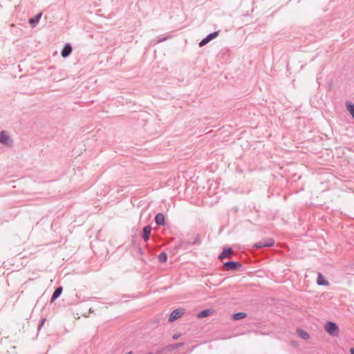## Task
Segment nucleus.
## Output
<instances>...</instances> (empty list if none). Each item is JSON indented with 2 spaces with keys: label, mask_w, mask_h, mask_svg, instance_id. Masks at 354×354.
Returning <instances> with one entry per match:
<instances>
[{
  "label": "nucleus",
  "mask_w": 354,
  "mask_h": 354,
  "mask_svg": "<svg viewBox=\"0 0 354 354\" xmlns=\"http://www.w3.org/2000/svg\"><path fill=\"white\" fill-rule=\"evenodd\" d=\"M218 35V31H214L213 32H211L208 34L205 38H203L200 42H199V46L202 47L207 44L210 41L217 37Z\"/></svg>",
  "instance_id": "20e7f679"
},
{
  "label": "nucleus",
  "mask_w": 354,
  "mask_h": 354,
  "mask_svg": "<svg viewBox=\"0 0 354 354\" xmlns=\"http://www.w3.org/2000/svg\"><path fill=\"white\" fill-rule=\"evenodd\" d=\"M183 345V343H178L175 344L176 348L180 347Z\"/></svg>",
  "instance_id": "4be33fe9"
},
{
  "label": "nucleus",
  "mask_w": 354,
  "mask_h": 354,
  "mask_svg": "<svg viewBox=\"0 0 354 354\" xmlns=\"http://www.w3.org/2000/svg\"><path fill=\"white\" fill-rule=\"evenodd\" d=\"M350 353H351V354H354V348H351L350 349Z\"/></svg>",
  "instance_id": "b1692460"
},
{
  "label": "nucleus",
  "mask_w": 354,
  "mask_h": 354,
  "mask_svg": "<svg viewBox=\"0 0 354 354\" xmlns=\"http://www.w3.org/2000/svg\"><path fill=\"white\" fill-rule=\"evenodd\" d=\"M317 283L319 286H328L329 282L326 281L321 273H318Z\"/></svg>",
  "instance_id": "9b49d317"
},
{
  "label": "nucleus",
  "mask_w": 354,
  "mask_h": 354,
  "mask_svg": "<svg viewBox=\"0 0 354 354\" xmlns=\"http://www.w3.org/2000/svg\"><path fill=\"white\" fill-rule=\"evenodd\" d=\"M62 287H61V286L57 287V288L55 290V291H54V292H53V295H52V297H51L50 301H51V302H53V301H54L55 299H57L60 296V295L62 294Z\"/></svg>",
  "instance_id": "f8f14e48"
},
{
  "label": "nucleus",
  "mask_w": 354,
  "mask_h": 354,
  "mask_svg": "<svg viewBox=\"0 0 354 354\" xmlns=\"http://www.w3.org/2000/svg\"><path fill=\"white\" fill-rule=\"evenodd\" d=\"M232 318L234 320H239L243 319V312H239L236 313H234L232 315Z\"/></svg>",
  "instance_id": "6ab92c4d"
},
{
  "label": "nucleus",
  "mask_w": 354,
  "mask_h": 354,
  "mask_svg": "<svg viewBox=\"0 0 354 354\" xmlns=\"http://www.w3.org/2000/svg\"><path fill=\"white\" fill-rule=\"evenodd\" d=\"M165 39H166V38H165H165H162V39H158V43L162 42V41H165Z\"/></svg>",
  "instance_id": "5701e85b"
},
{
  "label": "nucleus",
  "mask_w": 354,
  "mask_h": 354,
  "mask_svg": "<svg viewBox=\"0 0 354 354\" xmlns=\"http://www.w3.org/2000/svg\"><path fill=\"white\" fill-rule=\"evenodd\" d=\"M212 313H213V311L212 309H205V310H202L201 312H200L197 315V317L198 318H204V317L209 316Z\"/></svg>",
  "instance_id": "2eb2a0df"
},
{
  "label": "nucleus",
  "mask_w": 354,
  "mask_h": 354,
  "mask_svg": "<svg viewBox=\"0 0 354 354\" xmlns=\"http://www.w3.org/2000/svg\"><path fill=\"white\" fill-rule=\"evenodd\" d=\"M345 104L347 111L349 112L353 119L354 120V104L350 101H346Z\"/></svg>",
  "instance_id": "ddd939ff"
},
{
  "label": "nucleus",
  "mask_w": 354,
  "mask_h": 354,
  "mask_svg": "<svg viewBox=\"0 0 354 354\" xmlns=\"http://www.w3.org/2000/svg\"><path fill=\"white\" fill-rule=\"evenodd\" d=\"M73 48L71 44L67 43L64 45V48L61 51V55L63 58L68 57L72 53Z\"/></svg>",
  "instance_id": "0eeeda50"
},
{
  "label": "nucleus",
  "mask_w": 354,
  "mask_h": 354,
  "mask_svg": "<svg viewBox=\"0 0 354 354\" xmlns=\"http://www.w3.org/2000/svg\"><path fill=\"white\" fill-rule=\"evenodd\" d=\"M147 354H157V353H149Z\"/></svg>",
  "instance_id": "bb28decb"
},
{
  "label": "nucleus",
  "mask_w": 354,
  "mask_h": 354,
  "mask_svg": "<svg viewBox=\"0 0 354 354\" xmlns=\"http://www.w3.org/2000/svg\"><path fill=\"white\" fill-rule=\"evenodd\" d=\"M158 261L160 263H165L167 260V254L166 252H162L159 255H158Z\"/></svg>",
  "instance_id": "a211bd4d"
},
{
  "label": "nucleus",
  "mask_w": 354,
  "mask_h": 354,
  "mask_svg": "<svg viewBox=\"0 0 354 354\" xmlns=\"http://www.w3.org/2000/svg\"><path fill=\"white\" fill-rule=\"evenodd\" d=\"M184 313V311L183 309H176L171 313L169 317V322H173L177 319L180 318Z\"/></svg>",
  "instance_id": "423d86ee"
},
{
  "label": "nucleus",
  "mask_w": 354,
  "mask_h": 354,
  "mask_svg": "<svg viewBox=\"0 0 354 354\" xmlns=\"http://www.w3.org/2000/svg\"><path fill=\"white\" fill-rule=\"evenodd\" d=\"M234 254V251L231 248H224L222 252L219 254L218 259L223 260L226 258H230Z\"/></svg>",
  "instance_id": "39448f33"
},
{
  "label": "nucleus",
  "mask_w": 354,
  "mask_h": 354,
  "mask_svg": "<svg viewBox=\"0 0 354 354\" xmlns=\"http://www.w3.org/2000/svg\"><path fill=\"white\" fill-rule=\"evenodd\" d=\"M274 245V241L272 239H268L264 243H259L255 245L256 248H263V247H270Z\"/></svg>",
  "instance_id": "4468645a"
},
{
  "label": "nucleus",
  "mask_w": 354,
  "mask_h": 354,
  "mask_svg": "<svg viewBox=\"0 0 354 354\" xmlns=\"http://www.w3.org/2000/svg\"><path fill=\"white\" fill-rule=\"evenodd\" d=\"M45 322H46V319L45 318L41 319V322H40V324H39V325L38 326V329L39 330H40L41 328V327L43 326V325H44Z\"/></svg>",
  "instance_id": "412c9836"
},
{
  "label": "nucleus",
  "mask_w": 354,
  "mask_h": 354,
  "mask_svg": "<svg viewBox=\"0 0 354 354\" xmlns=\"http://www.w3.org/2000/svg\"><path fill=\"white\" fill-rule=\"evenodd\" d=\"M190 245H192V242L191 241H182L179 243L178 248L180 249L187 250V246Z\"/></svg>",
  "instance_id": "f3484780"
},
{
  "label": "nucleus",
  "mask_w": 354,
  "mask_h": 354,
  "mask_svg": "<svg viewBox=\"0 0 354 354\" xmlns=\"http://www.w3.org/2000/svg\"><path fill=\"white\" fill-rule=\"evenodd\" d=\"M324 329L331 336L336 337L339 335V327L334 322H326L324 325Z\"/></svg>",
  "instance_id": "f03ea898"
},
{
  "label": "nucleus",
  "mask_w": 354,
  "mask_h": 354,
  "mask_svg": "<svg viewBox=\"0 0 354 354\" xmlns=\"http://www.w3.org/2000/svg\"><path fill=\"white\" fill-rule=\"evenodd\" d=\"M126 354H132V352L129 351V352L127 353Z\"/></svg>",
  "instance_id": "a878e982"
},
{
  "label": "nucleus",
  "mask_w": 354,
  "mask_h": 354,
  "mask_svg": "<svg viewBox=\"0 0 354 354\" xmlns=\"http://www.w3.org/2000/svg\"><path fill=\"white\" fill-rule=\"evenodd\" d=\"M297 333L298 336L303 339H308L310 337L309 334L302 329H297Z\"/></svg>",
  "instance_id": "dca6fc26"
},
{
  "label": "nucleus",
  "mask_w": 354,
  "mask_h": 354,
  "mask_svg": "<svg viewBox=\"0 0 354 354\" xmlns=\"http://www.w3.org/2000/svg\"><path fill=\"white\" fill-rule=\"evenodd\" d=\"M241 267V264L237 261H232L224 263L223 268L225 270H237Z\"/></svg>",
  "instance_id": "7ed1b4c3"
},
{
  "label": "nucleus",
  "mask_w": 354,
  "mask_h": 354,
  "mask_svg": "<svg viewBox=\"0 0 354 354\" xmlns=\"http://www.w3.org/2000/svg\"><path fill=\"white\" fill-rule=\"evenodd\" d=\"M178 337V335L176 334L174 335V336H173V339H177Z\"/></svg>",
  "instance_id": "393cba45"
},
{
  "label": "nucleus",
  "mask_w": 354,
  "mask_h": 354,
  "mask_svg": "<svg viewBox=\"0 0 354 354\" xmlns=\"http://www.w3.org/2000/svg\"><path fill=\"white\" fill-rule=\"evenodd\" d=\"M0 143L7 147H12L14 140L7 131L2 130L0 131Z\"/></svg>",
  "instance_id": "f257e3e1"
},
{
  "label": "nucleus",
  "mask_w": 354,
  "mask_h": 354,
  "mask_svg": "<svg viewBox=\"0 0 354 354\" xmlns=\"http://www.w3.org/2000/svg\"><path fill=\"white\" fill-rule=\"evenodd\" d=\"M155 221L158 225L164 226L165 225L164 214L162 213L157 214L155 216Z\"/></svg>",
  "instance_id": "1a4fd4ad"
},
{
  "label": "nucleus",
  "mask_w": 354,
  "mask_h": 354,
  "mask_svg": "<svg viewBox=\"0 0 354 354\" xmlns=\"http://www.w3.org/2000/svg\"><path fill=\"white\" fill-rule=\"evenodd\" d=\"M151 228L149 225H147L143 228L142 230V239L145 241H147L149 239Z\"/></svg>",
  "instance_id": "9d476101"
},
{
  "label": "nucleus",
  "mask_w": 354,
  "mask_h": 354,
  "mask_svg": "<svg viewBox=\"0 0 354 354\" xmlns=\"http://www.w3.org/2000/svg\"><path fill=\"white\" fill-rule=\"evenodd\" d=\"M42 16V13L39 12L35 16H34L32 18L29 19V24L32 26L35 27L39 21Z\"/></svg>",
  "instance_id": "6e6552de"
},
{
  "label": "nucleus",
  "mask_w": 354,
  "mask_h": 354,
  "mask_svg": "<svg viewBox=\"0 0 354 354\" xmlns=\"http://www.w3.org/2000/svg\"><path fill=\"white\" fill-rule=\"evenodd\" d=\"M201 243V237L199 234H197L193 241H192V245H200Z\"/></svg>",
  "instance_id": "aec40b11"
}]
</instances>
